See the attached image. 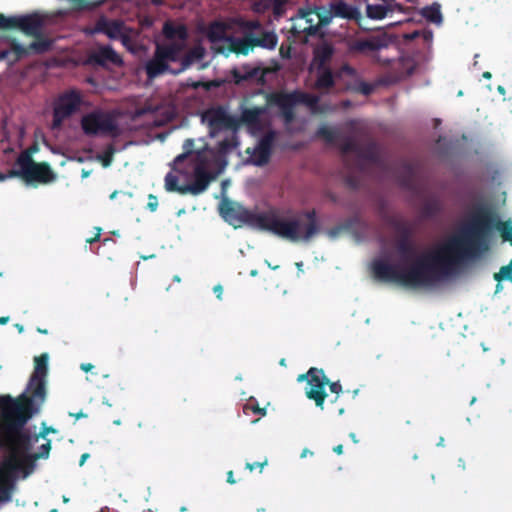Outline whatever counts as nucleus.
Listing matches in <instances>:
<instances>
[{"instance_id":"f257e3e1","label":"nucleus","mask_w":512,"mask_h":512,"mask_svg":"<svg viewBox=\"0 0 512 512\" xmlns=\"http://www.w3.org/2000/svg\"><path fill=\"white\" fill-rule=\"evenodd\" d=\"M512 245V221H501L494 209L480 204L474 207L467 223L438 250L401 267L384 260L372 264L376 279L408 288H430L451 275L458 265L487 252L493 230Z\"/></svg>"},{"instance_id":"f03ea898","label":"nucleus","mask_w":512,"mask_h":512,"mask_svg":"<svg viewBox=\"0 0 512 512\" xmlns=\"http://www.w3.org/2000/svg\"><path fill=\"white\" fill-rule=\"evenodd\" d=\"M41 408L0 410V450L6 453L1 462L0 475L16 480L18 474L27 478L36 468V461L47 458L51 449V441L39 447V451L31 453L33 436L26 424Z\"/></svg>"},{"instance_id":"7ed1b4c3","label":"nucleus","mask_w":512,"mask_h":512,"mask_svg":"<svg viewBox=\"0 0 512 512\" xmlns=\"http://www.w3.org/2000/svg\"><path fill=\"white\" fill-rule=\"evenodd\" d=\"M223 216L235 225L247 224L251 227L269 231L290 242H309L320 232L316 211H300L292 216H281L271 209L266 212H254L240 204L228 203L222 208Z\"/></svg>"},{"instance_id":"20e7f679","label":"nucleus","mask_w":512,"mask_h":512,"mask_svg":"<svg viewBox=\"0 0 512 512\" xmlns=\"http://www.w3.org/2000/svg\"><path fill=\"white\" fill-rule=\"evenodd\" d=\"M48 359L47 353L34 358V371L25 390L16 398L0 395V410L42 408L47 398Z\"/></svg>"},{"instance_id":"39448f33","label":"nucleus","mask_w":512,"mask_h":512,"mask_svg":"<svg viewBox=\"0 0 512 512\" xmlns=\"http://www.w3.org/2000/svg\"><path fill=\"white\" fill-rule=\"evenodd\" d=\"M80 126L84 135L88 137L110 136L118 137L120 128L114 111L93 109L80 119Z\"/></svg>"},{"instance_id":"423d86ee","label":"nucleus","mask_w":512,"mask_h":512,"mask_svg":"<svg viewBox=\"0 0 512 512\" xmlns=\"http://www.w3.org/2000/svg\"><path fill=\"white\" fill-rule=\"evenodd\" d=\"M297 381H307L305 395L309 400H313L320 409L324 408V402L327 397L326 385H329L332 393L338 395L342 392V385L339 381L330 382L324 371L316 367H311L306 373L298 375Z\"/></svg>"},{"instance_id":"0eeeda50","label":"nucleus","mask_w":512,"mask_h":512,"mask_svg":"<svg viewBox=\"0 0 512 512\" xmlns=\"http://www.w3.org/2000/svg\"><path fill=\"white\" fill-rule=\"evenodd\" d=\"M268 103L277 106L285 124H291L295 120V106L305 104L314 106L318 97L302 91L274 92L268 95Z\"/></svg>"},{"instance_id":"6e6552de","label":"nucleus","mask_w":512,"mask_h":512,"mask_svg":"<svg viewBox=\"0 0 512 512\" xmlns=\"http://www.w3.org/2000/svg\"><path fill=\"white\" fill-rule=\"evenodd\" d=\"M84 104L82 92L72 88L61 93L53 105L52 130H59L63 122L77 113Z\"/></svg>"},{"instance_id":"1a4fd4ad","label":"nucleus","mask_w":512,"mask_h":512,"mask_svg":"<svg viewBox=\"0 0 512 512\" xmlns=\"http://www.w3.org/2000/svg\"><path fill=\"white\" fill-rule=\"evenodd\" d=\"M391 38L386 32L370 35L368 37L349 36L344 39L346 54L350 57L368 55L387 48Z\"/></svg>"},{"instance_id":"9d476101","label":"nucleus","mask_w":512,"mask_h":512,"mask_svg":"<svg viewBox=\"0 0 512 512\" xmlns=\"http://www.w3.org/2000/svg\"><path fill=\"white\" fill-rule=\"evenodd\" d=\"M16 164L23 168V179L26 182L50 183L56 175L47 162H34L29 151H23L17 157Z\"/></svg>"},{"instance_id":"9b49d317","label":"nucleus","mask_w":512,"mask_h":512,"mask_svg":"<svg viewBox=\"0 0 512 512\" xmlns=\"http://www.w3.org/2000/svg\"><path fill=\"white\" fill-rule=\"evenodd\" d=\"M387 224L396 232V249L402 260H407L416 252L413 243L414 227L412 223L402 217L391 216Z\"/></svg>"},{"instance_id":"f8f14e48","label":"nucleus","mask_w":512,"mask_h":512,"mask_svg":"<svg viewBox=\"0 0 512 512\" xmlns=\"http://www.w3.org/2000/svg\"><path fill=\"white\" fill-rule=\"evenodd\" d=\"M376 61L388 68L389 77L393 81L402 80L412 75L415 70V63L409 56H401L394 60L382 59L378 56Z\"/></svg>"},{"instance_id":"ddd939ff","label":"nucleus","mask_w":512,"mask_h":512,"mask_svg":"<svg viewBox=\"0 0 512 512\" xmlns=\"http://www.w3.org/2000/svg\"><path fill=\"white\" fill-rule=\"evenodd\" d=\"M215 179L214 174L209 172L203 164H197L194 168V181L191 184L184 185L181 190L182 195H199L206 191L211 181Z\"/></svg>"},{"instance_id":"4468645a","label":"nucleus","mask_w":512,"mask_h":512,"mask_svg":"<svg viewBox=\"0 0 512 512\" xmlns=\"http://www.w3.org/2000/svg\"><path fill=\"white\" fill-rule=\"evenodd\" d=\"M95 30L97 32L104 33L107 37L113 40L121 39L123 43L129 41L125 24L121 20H108L101 17L96 23Z\"/></svg>"},{"instance_id":"2eb2a0df","label":"nucleus","mask_w":512,"mask_h":512,"mask_svg":"<svg viewBox=\"0 0 512 512\" xmlns=\"http://www.w3.org/2000/svg\"><path fill=\"white\" fill-rule=\"evenodd\" d=\"M275 141V132H267L259 141L252 152V163L256 166L266 165L271 158L273 144Z\"/></svg>"},{"instance_id":"dca6fc26","label":"nucleus","mask_w":512,"mask_h":512,"mask_svg":"<svg viewBox=\"0 0 512 512\" xmlns=\"http://www.w3.org/2000/svg\"><path fill=\"white\" fill-rule=\"evenodd\" d=\"M205 117L207 118L209 127L214 130L231 128L235 125V119L230 116L223 107L208 110Z\"/></svg>"},{"instance_id":"f3484780","label":"nucleus","mask_w":512,"mask_h":512,"mask_svg":"<svg viewBox=\"0 0 512 512\" xmlns=\"http://www.w3.org/2000/svg\"><path fill=\"white\" fill-rule=\"evenodd\" d=\"M89 62L105 67L107 64L121 65V57L110 46H101L89 55Z\"/></svg>"},{"instance_id":"a211bd4d","label":"nucleus","mask_w":512,"mask_h":512,"mask_svg":"<svg viewBox=\"0 0 512 512\" xmlns=\"http://www.w3.org/2000/svg\"><path fill=\"white\" fill-rule=\"evenodd\" d=\"M329 7L332 10V15L335 18H341L346 20H354L359 22L362 19L361 12L356 6L346 3L344 0L332 1L329 3Z\"/></svg>"},{"instance_id":"6ab92c4d","label":"nucleus","mask_w":512,"mask_h":512,"mask_svg":"<svg viewBox=\"0 0 512 512\" xmlns=\"http://www.w3.org/2000/svg\"><path fill=\"white\" fill-rule=\"evenodd\" d=\"M266 113V107L245 108L240 116V122L251 131L263 129L262 116Z\"/></svg>"},{"instance_id":"aec40b11","label":"nucleus","mask_w":512,"mask_h":512,"mask_svg":"<svg viewBox=\"0 0 512 512\" xmlns=\"http://www.w3.org/2000/svg\"><path fill=\"white\" fill-rule=\"evenodd\" d=\"M145 72L147 78L153 80L166 72L173 74L176 70L171 69L169 64L166 63L163 57L155 49L152 58L145 64Z\"/></svg>"},{"instance_id":"412c9836","label":"nucleus","mask_w":512,"mask_h":512,"mask_svg":"<svg viewBox=\"0 0 512 512\" xmlns=\"http://www.w3.org/2000/svg\"><path fill=\"white\" fill-rule=\"evenodd\" d=\"M299 21L295 26V29H298L299 32L304 33L307 36H315L319 31L318 21L316 19V10L308 9V10H300L299 12Z\"/></svg>"},{"instance_id":"4be33fe9","label":"nucleus","mask_w":512,"mask_h":512,"mask_svg":"<svg viewBox=\"0 0 512 512\" xmlns=\"http://www.w3.org/2000/svg\"><path fill=\"white\" fill-rule=\"evenodd\" d=\"M44 27V19L37 13L20 16V31L25 35L39 37Z\"/></svg>"},{"instance_id":"5701e85b","label":"nucleus","mask_w":512,"mask_h":512,"mask_svg":"<svg viewBox=\"0 0 512 512\" xmlns=\"http://www.w3.org/2000/svg\"><path fill=\"white\" fill-rule=\"evenodd\" d=\"M185 43H166L157 44L155 49L163 57L167 64L170 62H180L181 54L185 49Z\"/></svg>"},{"instance_id":"b1692460","label":"nucleus","mask_w":512,"mask_h":512,"mask_svg":"<svg viewBox=\"0 0 512 512\" xmlns=\"http://www.w3.org/2000/svg\"><path fill=\"white\" fill-rule=\"evenodd\" d=\"M162 33L167 40H175L173 43H185L188 39V30L184 24H174L167 21L163 25Z\"/></svg>"},{"instance_id":"393cba45","label":"nucleus","mask_w":512,"mask_h":512,"mask_svg":"<svg viewBox=\"0 0 512 512\" xmlns=\"http://www.w3.org/2000/svg\"><path fill=\"white\" fill-rule=\"evenodd\" d=\"M252 41L253 49L255 47H261L268 50L276 48L278 43V36L274 31H262L259 36L249 32Z\"/></svg>"},{"instance_id":"a878e982","label":"nucleus","mask_w":512,"mask_h":512,"mask_svg":"<svg viewBox=\"0 0 512 512\" xmlns=\"http://www.w3.org/2000/svg\"><path fill=\"white\" fill-rule=\"evenodd\" d=\"M205 56V49L201 45L194 46L181 57L180 68L173 72L179 74L190 68L195 62L202 60Z\"/></svg>"},{"instance_id":"bb28decb","label":"nucleus","mask_w":512,"mask_h":512,"mask_svg":"<svg viewBox=\"0 0 512 512\" xmlns=\"http://www.w3.org/2000/svg\"><path fill=\"white\" fill-rule=\"evenodd\" d=\"M229 52L240 55H248L253 50L252 41L249 32H245L241 38H229Z\"/></svg>"},{"instance_id":"cd10ccee","label":"nucleus","mask_w":512,"mask_h":512,"mask_svg":"<svg viewBox=\"0 0 512 512\" xmlns=\"http://www.w3.org/2000/svg\"><path fill=\"white\" fill-rule=\"evenodd\" d=\"M317 78L315 86L319 90H330L335 86V73L330 67L317 68Z\"/></svg>"},{"instance_id":"c85d7f7f","label":"nucleus","mask_w":512,"mask_h":512,"mask_svg":"<svg viewBox=\"0 0 512 512\" xmlns=\"http://www.w3.org/2000/svg\"><path fill=\"white\" fill-rule=\"evenodd\" d=\"M334 47L329 43L319 45L314 51V59L317 62V68L329 67V62L334 55Z\"/></svg>"},{"instance_id":"c756f323","label":"nucleus","mask_w":512,"mask_h":512,"mask_svg":"<svg viewBox=\"0 0 512 512\" xmlns=\"http://www.w3.org/2000/svg\"><path fill=\"white\" fill-rule=\"evenodd\" d=\"M399 183L402 187L412 190L415 185V169L410 163L403 166V170L398 176Z\"/></svg>"},{"instance_id":"7c9ffc66","label":"nucleus","mask_w":512,"mask_h":512,"mask_svg":"<svg viewBox=\"0 0 512 512\" xmlns=\"http://www.w3.org/2000/svg\"><path fill=\"white\" fill-rule=\"evenodd\" d=\"M421 14L429 22L437 24L442 22L441 5L437 2L424 7Z\"/></svg>"},{"instance_id":"2f4dec72","label":"nucleus","mask_w":512,"mask_h":512,"mask_svg":"<svg viewBox=\"0 0 512 512\" xmlns=\"http://www.w3.org/2000/svg\"><path fill=\"white\" fill-rule=\"evenodd\" d=\"M389 11H391L390 6L380 4H367L366 6V15L368 18L373 20L384 19Z\"/></svg>"},{"instance_id":"473e14b6","label":"nucleus","mask_w":512,"mask_h":512,"mask_svg":"<svg viewBox=\"0 0 512 512\" xmlns=\"http://www.w3.org/2000/svg\"><path fill=\"white\" fill-rule=\"evenodd\" d=\"M357 156L370 162H376L378 159L376 143L370 141L364 146L360 144V150L358 151Z\"/></svg>"},{"instance_id":"72a5a7b5","label":"nucleus","mask_w":512,"mask_h":512,"mask_svg":"<svg viewBox=\"0 0 512 512\" xmlns=\"http://www.w3.org/2000/svg\"><path fill=\"white\" fill-rule=\"evenodd\" d=\"M315 10L319 29L328 26L332 22V19L335 18L329 6L328 8L324 6L316 7Z\"/></svg>"},{"instance_id":"f704fd0d","label":"nucleus","mask_w":512,"mask_h":512,"mask_svg":"<svg viewBox=\"0 0 512 512\" xmlns=\"http://www.w3.org/2000/svg\"><path fill=\"white\" fill-rule=\"evenodd\" d=\"M20 30V16L0 14V30Z\"/></svg>"},{"instance_id":"c9c22d12","label":"nucleus","mask_w":512,"mask_h":512,"mask_svg":"<svg viewBox=\"0 0 512 512\" xmlns=\"http://www.w3.org/2000/svg\"><path fill=\"white\" fill-rule=\"evenodd\" d=\"M35 38L36 40L29 44L30 51L35 53H44L51 48L52 42L42 37V34Z\"/></svg>"},{"instance_id":"e433bc0d","label":"nucleus","mask_w":512,"mask_h":512,"mask_svg":"<svg viewBox=\"0 0 512 512\" xmlns=\"http://www.w3.org/2000/svg\"><path fill=\"white\" fill-rule=\"evenodd\" d=\"M360 222V218L358 216L351 217L347 220H345L341 225L331 229L328 234L331 237H335L339 234L340 231H350L353 229L358 223Z\"/></svg>"},{"instance_id":"4c0bfd02","label":"nucleus","mask_w":512,"mask_h":512,"mask_svg":"<svg viewBox=\"0 0 512 512\" xmlns=\"http://www.w3.org/2000/svg\"><path fill=\"white\" fill-rule=\"evenodd\" d=\"M493 278L497 282H512V259L507 265L502 266L498 272L494 273Z\"/></svg>"},{"instance_id":"58836bf2","label":"nucleus","mask_w":512,"mask_h":512,"mask_svg":"<svg viewBox=\"0 0 512 512\" xmlns=\"http://www.w3.org/2000/svg\"><path fill=\"white\" fill-rule=\"evenodd\" d=\"M340 150L343 154L355 153L358 154L360 144L353 138H345L340 144Z\"/></svg>"},{"instance_id":"ea45409f","label":"nucleus","mask_w":512,"mask_h":512,"mask_svg":"<svg viewBox=\"0 0 512 512\" xmlns=\"http://www.w3.org/2000/svg\"><path fill=\"white\" fill-rule=\"evenodd\" d=\"M316 136L323 138L328 143H333L336 140L337 132L327 125H321L316 131Z\"/></svg>"},{"instance_id":"a19ab883","label":"nucleus","mask_w":512,"mask_h":512,"mask_svg":"<svg viewBox=\"0 0 512 512\" xmlns=\"http://www.w3.org/2000/svg\"><path fill=\"white\" fill-rule=\"evenodd\" d=\"M165 188L167 191L178 192L182 194L181 190L184 188V185L180 186L178 184V177L172 173H168L165 176Z\"/></svg>"},{"instance_id":"79ce46f5","label":"nucleus","mask_w":512,"mask_h":512,"mask_svg":"<svg viewBox=\"0 0 512 512\" xmlns=\"http://www.w3.org/2000/svg\"><path fill=\"white\" fill-rule=\"evenodd\" d=\"M10 47H11L12 53L14 54V60H19V59L25 57L26 55H28L30 52L29 46L24 47L23 45L18 43L16 40H13L11 42Z\"/></svg>"},{"instance_id":"37998d69","label":"nucleus","mask_w":512,"mask_h":512,"mask_svg":"<svg viewBox=\"0 0 512 512\" xmlns=\"http://www.w3.org/2000/svg\"><path fill=\"white\" fill-rule=\"evenodd\" d=\"M241 69L243 71V75L246 77V81L263 76V72L259 67H250L249 65H244L241 67Z\"/></svg>"},{"instance_id":"c03bdc74","label":"nucleus","mask_w":512,"mask_h":512,"mask_svg":"<svg viewBox=\"0 0 512 512\" xmlns=\"http://www.w3.org/2000/svg\"><path fill=\"white\" fill-rule=\"evenodd\" d=\"M115 153V148L112 144L108 145L103 154L100 156L102 165L104 167H108L111 165L113 160V155Z\"/></svg>"},{"instance_id":"a18cd8bd","label":"nucleus","mask_w":512,"mask_h":512,"mask_svg":"<svg viewBox=\"0 0 512 512\" xmlns=\"http://www.w3.org/2000/svg\"><path fill=\"white\" fill-rule=\"evenodd\" d=\"M439 211V206L436 202L429 201L423 205L422 213L425 217H432Z\"/></svg>"},{"instance_id":"49530a36","label":"nucleus","mask_w":512,"mask_h":512,"mask_svg":"<svg viewBox=\"0 0 512 512\" xmlns=\"http://www.w3.org/2000/svg\"><path fill=\"white\" fill-rule=\"evenodd\" d=\"M237 143L234 139H224L218 143V150L220 153L226 154L236 147Z\"/></svg>"},{"instance_id":"de8ad7c7","label":"nucleus","mask_w":512,"mask_h":512,"mask_svg":"<svg viewBox=\"0 0 512 512\" xmlns=\"http://www.w3.org/2000/svg\"><path fill=\"white\" fill-rule=\"evenodd\" d=\"M356 74V70L355 68H353L351 65L349 64H343L336 72H335V76L337 78H341L343 75H346V76H354Z\"/></svg>"},{"instance_id":"09e8293b","label":"nucleus","mask_w":512,"mask_h":512,"mask_svg":"<svg viewBox=\"0 0 512 512\" xmlns=\"http://www.w3.org/2000/svg\"><path fill=\"white\" fill-rule=\"evenodd\" d=\"M248 410H251L253 413L260 414L262 416L266 415V409L259 407L258 404L249 403V404L244 405V407H243L244 413H247Z\"/></svg>"},{"instance_id":"8fccbe9b","label":"nucleus","mask_w":512,"mask_h":512,"mask_svg":"<svg viewBox=\"0 0 512 512\" xmlns=\"http://www.w3.org/2000/svg\"><path fill=\"white\" fill-rule=\"evenodd\" d=\"M373 90V85L364 81L360 82L357 87V91L366 96L370 95L373 92Z\"/></svg>"},{"instance_id":"3c124183","label":"nucleus","mask_w":512,"mask_h":512,"mask_svg":"<svg viewBox=\"0 0 512 512\" xmlns=\"http://www.w3.org/2000/svg\"><path fill=\"white\" fill-rule=\"evenodd\" d=\"M231 75L236 84H240V83L246 81V79H245L246 77H245V75H243V71L241 68L232 69Z\"/></svg>"},{"instance_id":"603ef678","label":"nucleus","mask_w":512,"mask_h":512,"mask_svg":"<svg viewBox=\"0 0 512 512\" xmlns=\"http://www.w3.org/2000/svg\"><path fill=\"white\" fill-rule=\"evenodd\" d=\"M19 168H20L19 170H15V169L9 170L7 174L3 173L4 180H6L8 178H14V177H21L23 179V168L22 167H19Z\"/></svg>"},{"instance_id":"864d4df0","label":"nucleus","mask_w":512,"mask_h":512,"mask_svg":"<svg viewBox=\"0 0 512 512\" xmlns=\"http://www.w3.org/2000/svg\"><path fill=\"white\" fill-rule=\"evenodd\" d=\"M147 207L152 212L156 211V209L158 207V199L155 195H152V194L149 195Z\"/></svg>"},{"instance_id":"5fc2aeb1","label":"nucleus","mask_w":512,"mask_h":512,"mask_svg":"<svg viewBox=\"0 0 512 512\" xmlns=\"http://www.w3.org/2000/svg\"><path fill=\"white\" fill-rule=\"evenodd\" d=\"M244 28H246L248 30H258V29H261L262 27L258 20H250V21L245 22Z\"/></svg>"},{"instance_id":"6e6d98bb","label":"nucleus","mask_w":512,"mask_h":512,"mask_svg":"<svg viewBox=\"0 0 512 512\" xmlns=\"http://www.w3.org/2000/svg\"><path fill=\"white\" fill-rule=\"evenodd\" d=\"M266 464L267 460L265 459L263 462L247 463L246 468L249 469L250 471H253L258 468L261 471Z\"/></svg>"},{"instance_id":"4d7b16f0","label":"nucleus","mask_w":512,"mask_h":512,"mask_svg":"<svg viewBox=\"0 0 512 512\" xmlns=\"http://www.w3.org/2000/svg\"><path fill=\"white\" fill-rule=\"evenodd\" d=\"M208 36L212 42H215V41L223 39L224 33H223V31L216 32L214 30H210Z\"/></svg>"},{"instance_id":"13d9d810","label":"nucleus","mask_w":512,"mask_h":512,"mask_svg":"<svg viewBox=\"0 0 512 512\" xmlns=\"http://www.w3.org/2000/svg\"><path fill=\"white\" fill-rule=\"evenodd\" d=\"M56 430L53 427H45L43 430L39 433L38 436H35V440L38 439V437L45 438L48 433H55Z\"/></svg>"},{"instance_id":"bf43d9fd","label":"nucleus","mask_w":512,"mask_h":512,"mask_svg":"<svg viewBox=\"0 0 512 512\" xmlns=\"http://www.w3.org/2000/svg\"><path fill=\"white\" fill-rule=\"evenodd\" d=\"M96 230H97V233L95 234V236H94V237H91V238H88V239L86 240V242H87V243L92 244V243H94V242L99 241V239H100V235H101V228L97 227V228H96Z\"/></svg>"},{"instance_id":"052dcab7","label":"nucleus","mask_w":512,"mask_h":512,"mask_svg":"<svg viewBox=\"0 0 512 512\" xmlns=\"http://www.w3.org/2000/svg\"><path fill=\"white\" fill-rule=\"evenodd\" d=\"M213 291L216 294L217 298L221 299L222 293H223V287L220 284H218V285L214 286Z\"/></svg>"},{"instance_id":"680f3d73","label":"nucleus","mask_w":512,"mask_h":512,"mask_svg":"<svg viewBox=\"0 0 512 512\" xmlns=\"http://www.w3.org/2000/svg\"><path fill=\"white\" fill-rule=\"evenodd\" d=\"M190 152H186V153H182L180 155H178L175 160H174V163L177 165L179 163H181L182 161H184L186 159V157L188 156Z\"/></svg>"},{"instance_id":"e2e57ef3","label":"nucleus","mask_w":512,"mask_h":512,"mask_svg":"<svg viewBox=\"0 0 512 512\" xmlns=\"http://www.w3.org/2000/svg\"><path fill=\"white\" fill-rule=\"evenodd\" d=\"M333 451L338 454V455H341L343 453V445L342 444H339L337 446H335L333 448Z\"/></svg>"},{"instance_id":"0e129e2a","label":"nucleus","mask_w":512,"mask_h":512,"mask_svg":"<svg viewBox=\"0 0 512 512\" xmlns=\"http://www.w3.org/2000/svg\"><path fill=\"white\" fill-rule=\"evenodd\" d=\"M227 482L230 483V484H234L236 481L233 477V472L232 471H229L227 473Z\"/></svg>"},{"instance_id":"69168bd1","label":"nucleus","mask_w":512,"mask_h":512,"mask_svg":"<svg viewBox=\"0 0 512 512\" xmlns=\"http://www.w3.org/2000/svg\"><path fill=\"white\" fill-rule=\"evenodd\" d=\"M93 368V365L90 363H85L81 365V369L85 372L90 371Z\"/></svg>"},{"instance_id":"338daca9","label":"nucleus","mask_w":512,"mask_h":512,"mask_svg":"<svg viewBox=\"0 0 512 512\" xmlns=\"http://www.w3.org/2000/svg\"><path fill=\"white\" fill-rule=\"evenodd\" d=\"M289 50H290V48H288L287 52H286V50H284V46L282 45L280 47V54H281V56L282 57H289Z\"/></svg>"},{"instance_id":"774afa93","label":"nucleus","mask_w":512,"mask_h":512,"mask_svg":"<svg viewBox=\"0 0 512 512\" xmlns=\"http://www.w3.org/2000/svg\"><path fill=\"white\" fill-rule=\"evenodd\" d=\"M88 457H89V454H88V453H84V454H82V455H81V458H80V461H79V465H80V466H82V465L85 463V461H86V459H87Z\"/></svg>"}]
</instances>
